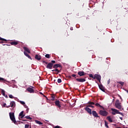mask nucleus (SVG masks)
<instances>
[{"mask_svg": "<svg viewBox=\"0 0 128 128\" xmlns=\"http://www.w3.org/2000/svg\"><path fill=\"white\" fill-rule=\"evenodd\" d=\"M58 68H62V66H60V64H55L53 65V68H54L55 70H52V71L56 72V74H58L60 72V70H58Z\"/></svg>", "mask_w": 128, "mask_h": 128, "instance_id": "obj_1", "label": "nucleus"}, {"mask_svg": "<svg viewBox=\"0 0 128 128\" xmlns=\"http://www.w3.org/2000/svg\"><path fill=\"white\" fill-rule=\"evenodd\" d=\"M115 107H116V108L120 110H124V108H122V103L120 102L119 100H116V102H115Z\"/></svg>", "mask_w": 128, "mask_h": 128, "instance_id": "obj_2", "label": "nucleus"}, {"mask_svg": "<svg viewBox=\"0 0 128 128\" xmlns=\"http://www.w3.org/2000/svg\"><path fill=\"white\" fill-rule=\"evenodd\" d=\"M9 116H10V119L12 120V122L13 123L16 124V118H15V116H14V112H10Z\"/></svg>", "mask_w": 128, "mask_h": 128, "instance_id": "obj_3", "label": "nucleus"}, {"mask_svg": "<svg viewBox=\"0 0 128 128\" xmlns=\"http://www.w3.org/2000/svg\"><path fill=\"white\" fill-rule=\"evenodd\" d=\"M42 63L46 64H47L46 68L49 69V70H52L54 66V65L51 62L48 63V62H46L44 60H43Z\"/></svg>", "mask_w": 128, "mask_h": 128, "instance_id": "obj_4", "label": "nucleus"}, {"mask_svg": "<svg viewBox=\"0 0 128 128\" xmlns=\"http://www.w3.org/2000/svg\"><path fill=\"white\" fill-rule=\"evenodd\" d=\"M86 77L84 76V78H77L76 79V81L78 82L84 83L86 82Z\"/></svg>", "mask_w": 128, "mask_h": 128, "instance_id": "obj_5", "label": "nucleus"}, {"mask_svg": "<svg viewBox=\"0 0 128 128\" xmlns=\"http://www.w3.org/2000/svg\"><path fill=\"white\" fill-rule=\"evenodd\" d=\"M99 114L103 116H106L108 114V112L106 111L102 110H100Z\"/></svg>", "mask_w": 128, "mask_h": 128, "instance_id": "obj_6", "label": "nucleus"}, {"mask_svg": "<svg viewBox=\"0 0 128 128\" xmlns=\"http://www.w3.org/2000/svg\"><path fill=\"white\" fill-rule=\"evenodd\" d=\"M78 75L79 76H84L86 75V73H85L84 71H79L78 72Z\"/></svg>", "mask_w": 128, "mask_h": 128, "instance_id": "obj_7", "label": "nucleus"}, {"mask_svg": "<svg viewBox=\"0 0 128 128\" xmlns=\"http://www.w3.org/2000/svg\"><path fill=\"white\" fill-rule=\"evenodd\" d=\"M111 110H112V114L114 116L116 115V114H118L119 112L118 110L114 108H112Z\"/></svg>", "mask_w": 128, "mask_h": 128, "instance_id": "obj_8", "label": "nucleus"}, {"mask_svg": "<svg viewBox=\"0 0 128 128\" xmlns=\"http://www.w3.org/2000/svg\"><path fill=\"white\" fill-rule=\"evenodd\" d=\"M94 78H95V80L96 79L99 82H100V80L102 78L100 75L98 74H95Z\"/></svg>", "mask_w": 128, "mask_h": 128, "instance_id": "obj_9", "label": "nucleus"}, {"mask_svg": "<svg viewBox=\"0 0 128 128\" xmlns=\"http://www.w3.org/2000/svg\"><path fill=\"white\" fill-rule=\"evenodd\" d=\"M84 110L86 112H87L90 115L92 114V110L90 108L88 107H86L84 108Z\"/></svg>", "mask_w": 128, "mask_h": 128, "instance_id": "obj_10", "label": "nucleus"}, {"mask_svg": "<svg viewBox=\"0 0 128 128\" xmlns=\"http://www.w3.org/2000/svg\"><path fill=\"white\" fill-rule=\"evenodd\" d=\"M92 116L97 118H100V116L98 114L97 112L95 110H92Z\"/></svg>", "mask_w": 128, "mask_h": 128, "instance_id": "obj_11", "label": "nucleus"}, {"mask_svg": "<svg viewBox=\"0 0 128 128\" xmlns=\"http://www.w3.org/2000/svg\"><path fill=\"white\" fill-rule=\"evenodd\" d=\"M26 90L30 94L34 92V90L30 87H28V88H26Z\"/></svg>", "mask_w": 128, "mask_h": 128, "instance_id": "obj_12", "label": "nucleus"}, {"mask_svg": "<svg viewBox=\"0 0 128 128\" xmlns=\"http://www.w3.org/2000/svg\"><path fill=\"white\" fill-rule=\"evenodd\" d=\"M54 104L56 106H58L59 108H62V106H60V102L59 101V100H56L54 102Z\"/></svg>", "mask_w": 128, "mask_h": 128, "instance_id": "obj_13", "label": "nucleus"}, {"mask_svg": "<svg viewBox=\"0 0 128 128\" xmlns=\"http://www.w3.org/2000/svg\"><path fill=\"white\" fill-rule=\"evenodd\" d=\"M0 40H1V42H0V44H6V42L8 41L7 40L4 39V38H2L0 37Z\"/></svg>", "mask_w": 128, "mask_h": 128, "instance_id": "obj_14", "label": "nucleus"}, {"mask_svg": "<svg viewBox=\"0 0 128 128\" xmlns=\"http://www.w3.org/2000/svg\"><path fill=\"white\" fill-rule=\"evenodd\" d=\"M34 58L37 60H40L42 59V56L40 55L36 54L35 55Z\"/></svg>", "mask_w": 128, "mask_h": 128, "instance_id": "obj_15", "label": "nucleus"}, {"mask_svg": "<svg viewBox=\"0 0 128 128\" xmlns=\"http://www.w3.org/2000/svg\"><path fill=\"white\" fill-rule=\"evenodd\" d=\"M98 84V87H99V88L100 89V90L103 91L104 92H106V89L104 88V87H103L102 85V84Z\"/></svg>", "mask_w": 128, "mask_h": 128, "instance_id": "obj_16", "label": "nucleus"}, {"mask_svg": "<svg viewBox=\"0 0 128 128\" xmlns=\"http://www.w3.org/2000/svg\"><path fill=\"white\" fill-rule=\"evenodd\" d=\"M10 107L14 108L16 106V103L14 101H12L10 103Z\"/></svg>", "mask_w": 128, "mask_h": 128, "instance_id": "obj_17", "label": "nucleus"}, {"mask_svg": "<svg viewBox=\"0 0 128 128\" xmlns=\"http://www.w3.org/2000/svg\"><path fill=\"white\" fill-rule=\"evenodd\" d=\"M0 82L6 83L8 82V81L6 80L4 78L0 77Z\"/></svg>", "mask_w": 128, "mask_h": 128, "instance_id": "obj_18", "label": "nucleus"}, {"mask_svg": "<svg viewBox=\"0 0 128 128\" xmlns=\"http://www.w3.org/2000/svg\"><path fill=\"white\" fill-rule=\"evenodd\" d=\"M18 44V41H13L12 42H10V44L12 46L17 45Z\"/></svg>", "mask_w": 128, "mask_h": 128, "instance_id": "obj_19", "label": "nucleus"}, {"mask_svg": "<svg viewBox=\"0 0 128 128\" xmlns=\"http://www.w3.org/2000/svg\"><path fill=\"white\" fill-rule=\"evenodd\" d=\"M106 119L108 120V121H109L110 122L112 123V122L114 121H112V119L111 118L110 116H108L106 117Z\"/></svg>", "mask_w": 128, "mask_h": 128, "instance_id": "obj_20", "label": "nucleus"}, {"mask_svg": "<svg viewBox=\"0 0 128 128\" xmlns=\"http://www.w3.org/2000/svg\"><path fill=\"white\" fill-rule=\"evenodd\" d=\"M25 116V114H24V111H22L19 114V116H21V118H22L23 117Z\"/></svg>", "mask_w": 128, "mask_h": 128, "instance_id": "obj_21", "label": "nucleus"}, {"mask_svg": "<svg viewBox=\"0 0 128 128\" xmlns=\"http://www.w3.org/2000/svg\"><path fill=\"white\" fill-rule=\"evenodd\" d=\"M24 54L26 56H27L30 60H32V59L31 58V57L30 56V55L28 53H26V52H24Z\"/></svg>", "mask_w": 128, "mask_h": 128, "instance_id": "obj_22", "label": "nucleus"}, {"mask_svg": "<svg viewBox=\"0 0 128 128\" xmlns=\"http://www.w3.org/2000/svg\"><path fill=\"white\" fill-rule=\"evenodd\" d=\"M51 97H52L51 100H52V101H54V100H56V96L54 95V94H52Z\"/></svg>", "mask_w": 128, "mask_h": 128, "instance_id": "obj_23", "label": "nucleus"}, {"mask_svg": "<svg viewBox=\"0 0 128 128\" xmlns=\"http://www.w3.org/2000/svg\"><path fill=\"white\" fill-rule=\"evenodd\" d=\"M24 50L27 52H28L29 54H30V51L29 50V49L27 48V47H26V46H24Z\"/></svg>", "mask_w": 128, "mask_h": 128, "instance_id": "obj_24", "label": "nucleus"}, {"mask_svg": "<svg viewBox=\"0 0 128 128\" xmlns=\"http://www.w3.org/2000/svg\"><path fill=\"white\" fill-rule=\"evenodd\" d=\"M20 104H22L26 108H27L26 103L24 101H20Z\"/></svg>", "mask_w": 128, "mask_h": 128, "instance_id": "obj_25", "label": "nucleus"}, {"mask_svg": "<svg viewBox=\"0 0 128 128\" xmlns=\"http://www.w3.org/2000/svg\"><path fill=\"white\" fill-rule=\"evenodd\" d=\"M96 105V106L97 107H99V108H102L103 107L100 105V104H99L98 103H96V104H94Z\"/></svg>", "mask_w": 128, "mask_h": 128, "instance_id": "obj_26", "label": "nucleus"}, {"mask_svg": "<svg viewBox=\"0 0 128 128\" xmlns=\"http://www.w3.org/2000/svg\"><path fill=\"white\" fill-rule=\"evenodd\" d=\"M35 122H36L38 124H42V122L40 121H38L37 120H35Z\"/></svg>", "mask_w": 128, "mask_h": 128, "instance_id": "obj_27", "label": "nucleus"}, {"mask_svg": "<svg viewBox=\"0 0 128 128\" xmlns=\"http://www.w3.org/2000/svg\"><path fill=\"white\" fill-rule=\"evenodd\" d=\"M24 118H26V119H28L29 120H32V118L30 116H26L24 117Z\"/></svg>", "mask_w": 128, "mask_h": 128, "instance_id": "obj_28", "label": "nucleus"}, {"mask_svg": "<svg viewBox=\"0 0 128 128\" xmlns=\"http://www.w3.org/2000/svg\"><path fill=\"white\" fill-rule=\"evenodd\" d=\"M88 104L94 105L95 104V103L94 102L89 101L88 103Z\"/></svg>", "mask_w": 128, "mask_h": 128, "instance_id": "obj_29", "label": "nucleus"}, {"mask_svg": "<svg viewBox=\"0 0 128 128\" xmlns=\"http://www.w3.org/2000/svg\"><path fill=\"white\" fill-rule=\"evenodd\" d=\"M2 95L4 96H5L6 92H5L4 90H2Z\"/></svg>", "mask_w": 128, "mask_h": 128, "instance_id": "obj_30", "label": "nucleus"}, {"mask_svg": "<svg viewBox=\"0 0 128 128\" xmlns=\"http://www.w3.org/2000/svg\"><path fill=\"white\" fill-rule=\"evenodd\" d=\"M89 76H90V78H92L93 79L95 80L94 76L92 74H89Z\"/></svg>", "mask_w": 128, "mask_h": 128, "instance_id": "obj_31", "label": "nucleus"}, {"mask_svg": "<svg viewBox=\"0 0 128 128\" xmlns=\"http://www.w3.org/2000/svg\"><path fill=\"white\" fill-rule=\"evenodd\" d=\"M104 125L107 128H108V122L107 121H104Z\"/></svg>", "mask_w": 128, "mask_h": 128, "instance_id": "obj_32", "label": "nucleus"}, {"mask_svg": "<svg viewBox=\"0 0 128 128\" xmlns=\"http://www.w3.org/2000/svg\"><path fill=\"white\" fill-rule=\"evenodd\" d=\"M45 56L46 58H50V54H46L45 55Z\"/></svg>", "mask_w": 128, "mask_h": 128, "instance_id": "obj_33", "label": "nucleus"}, {"mask_svg": "<svg viewBox=\"0 0 128 128\" xmlns=\"http://www.w3.org/2000/svg\"><path fill=\"white\" fill-rule=\"evenodd\" d=\"M94 108V106H92V104H88L87 105V106H86V108Z\"/></svg>", "mask_w": 128, "mask_h": 128, "instance_id": "obj_34", "label": "nucleus"}, {"mask_svg": "<svg viewBox=\"0 0 128 128\" xmlns=\"http://www.w3.org/2000/svg\"><path fill=\"white\" fill-rule=\"evenodd\" d=\"M57 82H58V84L62 83V79L58 78V80H57Z\"/></svg>", "mask_w": 128, "mask_h": 128, "instance_id": "obj_35", "label": "nucleus"}, {"mask_svg": "<svg viewBox=\"0 0 128 128\" xmlns=\"http://www.w3.org/2000/svg\"><path fill=\"white\" fill-rule=\"evenodd\" d=\"M118 84H120L122 86H124V82H119Z\"/></svg>", "mask_w": 128, "mask_h": 128, "instance_id": "obj_36", "label": "nucleus"}, {"mask_svg": "<svg viewBox=\"0 0 128 128\" xmlns=\"http://www.w3.org/2000/svg\"><path fill=\"white\" fill-rule=\"evenodd\" d=\"M71 76H72V78H76V75L75 74H72V75H71Z\"/></svg>", "mask_w": 128, "mask_h": 128, "instance_id": "obj_37", "label": "nucleus"}, {"mask_svg": "<svg viewBox=\"0 0 128 128\" xmlns=\"http://www.w3.org/2000/svg\"><path fill=\"white\" fill-rule=\"evenodd\" d=\"M56 60H52V62H51V64H56Z\"/></svg>", "mask_w": 128, "mask_h": 128, "instance_id": "obj_38", "label": "nucleus"}, {"mask_svg": "<svg viewBox=\"0 0 128 128\" xmlns=\"http://www.w3.org/2000/svg\"><path fill=\"white\" fill-rule=\"evenodd\" d=\"M118 114H120L122 116H124V114L120 112H118Z\"/></svg>", "mask_w": 128, "mask_h": 128, "instance_id": "obj_39", "label": "nucleus"}, {"mask_svg": "<svg viewBox=\"0 0 128 128\" xmlns=\"http://www.w3.org/2000/svg\"><path fill=\"white\" fill-rule=\"evenodd\" d=\"M118 114H120L122 116H124V114L120 112H118Z\"/></svg>", "mask_w": 128, "mask_h": 128, "instance_id": "obj_40", "label": "nucleus"}, {"mask_svg": "<svg viewBox=\"0 0 128 128\" xmlns=\"http://www.w3.org/2000/svg\"><path fill=\"white\" fill-rule=\"evenodd\" d=\"M9 98H14V97L13 96L12 94H10L9 95Z\"/></svg>", "mask_w": 128, "mask_h": 128, "instance_id": "obj_41", "label": "nucleus"}, {"mask_svg": "<svg viewBox=\"0 0 128 128\" xmlns=\"http://www.w3.org/2000/svg\"><path fill=\"white\" fill-rule=\"evenodd\" d=\"M29 125L28 124H25V128H28Z\"/></svg>", "mask_w": 128, "mask_h": 128, "instance_id": "obj_42", "label": "nucleus"}, {"mask_svg": "<svg viewBox=\"0 0 128 128\" xmlns=\"http://www.w3.org/2000/svg\"><path fill=\"white\" fill-rule=\"evenodd\" d=\"M68 78L70 79L72 78V76H68Z\"/></svg>", "mask_w": 128, "mask_h": 128, "instance_id": "obj_43", "label": "nucleus"}, {"mask_svg": "<svg viewBox=\"0 0 128 128\" xmlns=\"http://www.w3.org/2000/svg\"><path fill=\"white\" fill-rule=\"evenodd\" d=\"M2 106L4 107H6V103H4Z\"/></svg>", "mask_w": 128, "mask_h": 128, "instance_id": "obj_44", "label": "nucleus"}, {"mask_svg": "<svg viewBox=\"0 0 128 128\" xmlns=\"http://www.w3.org/2000/svg\"><path fill=\"white\" fill-rule=\"evenodd\" d=\"M110 84V80H108V84Z\"/></svg>", "mask_w": 128, "mask_h": 128, "instance_id": "obj_45", "label": "nucleus"}, {"mask_svg": "<svg viewBox=\"0 0 128 128\" xmlns=\"http://www.w3.org/2000/svg\"><path fill=\"white\" fill-rule=\"evenodd\" d=\"M54 128H60V127L58 126H56L54 127Z\"/></svg>", "mask_w": 128, "mask_h": 128, "instance_id": "obj_46", "label": "nucleus"}, {"mask_svg": "<svg viewBox=\"0 0 128 128\" xmlns=\"http://www.w3.org/2000/svg\"><path fill=\"white\" fill-rule=\"evenodd\" d=\"M10 107V106H6V108H9Z\"/></svg>", "mask_w": 128, "mask_h": 128, "instance_id": "obj_47", "label": "nucleus"}, {"mask_svg": "<svg viewBox=\"0 0 128 128\" xmlns=\"http://www.w3.org/2000/svg\"><path fill=\"white\" fill-rule=\"evenodd\" d=\"M44 98H46V99H48V97L46 96L45 95H44Z\"/></svg>", "mask_w": 128, "mask_h": 128, "instance_id": "obj_48", "label": "nucleus"}, {"mask_svg": "<svg viewBox=\"0 0 128 128\" xmlns=\"http://www.w3.org/2000/svg\"><path fill=\"white\" fill-rule=\"evenodd\" d=\"M40 94H41V95H43V96L44 95V94H43V93H42V92H40Z\"/></svg>", "mask_w": 128, "mask_h": 128, "instance_id": "obj_49", "label": "nucleus"}, {"mask_svg": "<svg viewBox=\"0 0 128 128\" xmlns=\"http://www.w3.org/2000/svg\"><path fill=\"white\" fill-rule=\"evenodd\" d=\"M120 118L122 120H123V118H122V117H120Z\"/></svg>", "mask_w": 128, "mask_h": 128, "instance_id": "obj_50", "label": "nucleus"}, {"mask_svg": "<svg viewBox=\"0 0 128 128\" xmlns=\"http://www.w3.org/2000/svg\"><path fill=\"white\" fill-rule=\"evenodd\" d=\"M4 96H5L6 98H8L7 95H5Z\"/></svg>", "mask_w": 128, "mask_h": 128, "instance_id": "obj_51", "label": "nucleus"}, {"mask_svg": "<svg viewBox=\"0 0 128 128\" xmlns=\"http://www.w3.org/2000/svg\"><path fill=\"white\" fill-rule=\"evenodd\" d=\"M22 120V121H24V122L27 121V120Z\"/></svg>", "mask_w": 128, "mask_h": 128, "instance_id": "obj_52", "label": "nucleus"}, {"mask_svg": "<svg viewBox=\"0 0 128 128\" xmlns=\"http://www.w3.org/2000/svg\"><path fill=\"white\" fill-rule=\"evenodd\" d=\"M70 30H73V28H70Z\"/></svg>", "mask_w": 128, "mask_h": 128, "instance_id": "obj_53", "label": "nucleus"}, {"mask_svg": "<svg viewBox=\"0 0 128 128\" xmlns=\"http://www.w3.org/2000/svg\"><path fill=\"white\" fill-rule=\"evenodd\" d=\"M125 90L128 93V90Z\"/></svg>", "mask_w": 128, "mask_h": 128, "instance_id": "obj_54", "label": "nucleus"}, {"mask_svg": "<svg viewBox=\"0 0 128 128\" xmlns=\"http://www.w3.org/2000/svg\"><path fill=\"white\" fill-rule=\"evenodd\" d=\"M120 98L122 100V97H120Z\"/></svg>", "mask_w": 128, "mask_h": 128, "instance_id": "obj_55", "label": "nucleus"}, {"mask_svg": "<svg viewBox=\"0 0 128 128\" xmlns=\"http://www.w3.org/2000/svg\"><path fill=\"white\" fill-rule=\"evenodd\" d=\"M6 45L8 46V44H3V46H6Z\"/></svg>", "mask_w": 128, "mask_h": 128, "instance_id": "obj_56", "label": "nucleus"}, {"mask_svg": "<svg viewBox=\"0 0 128 128\" xmlns=\"http://www.w3.org/2000/svg\"><path fill=\"white\" fill-rule=\"evenodd\" d=\"M124 128H128V127H124Z\"/></svg>", "mask_w": 128, "mask_h": 128, "instance_id": "obj_57", "label": "nucleus"}, {"mask_svg": "<svg viewBox=\"0 0 128 128\" xmlns=\"http://www.w3.org/2000/svg\"><path fill=\"white\" fill-rule=\"evenodd\" d=\"M116 128H121V127H117Z\"/></svg>", "mask_w": 128, "mask_h": 128, "instance_id": "obj_58", "label": "nucleus"}, {"mask_svg": "<svg viewBox=\"0 0 128 128\" xmlns=\"http://www.w3.org/2000/svg\"><path fill=\"white\" fill-rule=\"evenodd\" d=\"M32 88H34V87H33V86H32Z\"/></svg>", "mask_w": 128, "mask_h": 128, "instance_id": "obj_59", "label": "nucleus"}, {"mask_svg": "<svg viewBox=\"0 0 128 128\" xmlns=\"http://www.w3.org/2000/svg\"><path fill=\"white\" fill-rule=\"evenodd\" d=\"M77 78H78V76H77Z\"/></svg>", "mask_w": 128, "mask_h": 128, "instance_id": "obj_60", "label": "nucleus"}, {"mask_svg": "<svg viewBox=\"0 0 128 128\" xmlns=\"http://www.w3.org/2000/svg\"><path fill=\"white\" fill-rule=\"evenodd\" d=\"M42 128H44V127H42Z\"/></svg>", "mask_w": 128, "mask_h": 128, "instance_id": "obj_61", "label": "nucleus"}, {"mask_svg": "<svg viewBox=\"0 0 128 128\" xmlns=\"http://www.w3.org/2000/svg\"><path fill=\"white\" fill-rule=\"evenodd\" d=\"M30 128H31V127H30Z\"/></svg>", "mask_w": 128, "mask_h": 128, "instance_id": "obj_62", "label": "nucleus"}]
</instances>
